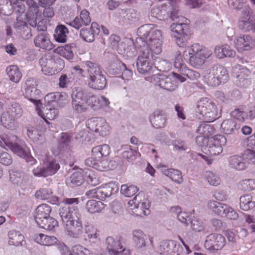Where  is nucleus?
I'll list each match as a JSON object with an SVG mask.
<instances>
[{"label": "nucleus", "instance_id": "nucleus-1", "mask_svg": "<svg viewBox=\"0 0 255 255\" xmlns=\"http://www.w3.org/2000/svg\"><path fill=\"white\" fill-rule=\"evenodd\" d=\"M79 203L78 198L64 199L63 204L59 209V215L68 234L71 237L79 238L84 233L83 223L88 224L89 218L86 213L79 210L77 205Z\"/></svg>", "mask_w": 255, "mask_h": 255}, {"label": "nucleus", "instance_id": "nucleus-2", "mask_svg": "<svg viewBox=\"0 0 255 255\" xmlns=\"http://www.w3.org/2000/svg\"><path fill=\"white\" fill-rule=\"evenodd\" d=\"M136 46H146L155 54L161 52L162 33L160 30L152 28L150 25H142L137 30Z\"/></svg>", "mask_w": 255, "mask_h": 255}, {"label": "nucleus", "instance_id": "nucleus-3", "mask_svg": "<svg viewBox=\"0 0 255 255\" xmlns=\"http://www.w3.org/2000/svg\"><path fill=\"white\" fill-rule=\"evenodd\" d=\"M85 65L88 68L89 77L88 86L94 90L104 89L107 85L106 79L97 64L87 61L85 62Z\"/></svg>", "mask_w": 255, "mask_h": 255}, {"label": "nucleus", "instance_id": "nucleus-4", "mask_svg": "<svg viewBox=\"0 0 255 255\" xmlns=\"http://www.w3.org/2000/svg\"><path fill=\"white\" fill-rule=\"evenodd\" d=\"M138 49V56L136 61L138 72L141 74H148L152 70L154 52L146 46H137Z\"/></svg>", "mask_w": 255, "mask_h": 255}, {"label": "nucleus", "instance_id": "nucleus-5", "mask_svg": "<svg viewBox=\"0 0 255 255\" xmlns=\"http://www.w3.org/2000/svg\"><path fill=\"white\" fill-rule=\"evenodd\" d=\"M196 116L198 119L213 122L217 118L218 112L215 104L208 98H203L198 102Z\"/></svg>", "mask_w": 255, "mask_h": 255}, {"label": "nucleus", "instance_id": "nucleus-6", "mask_svg": "<svg viewBox=\"0 0 255 255\" xmlns=\"http://www.w3.org/2000/svg\"><path fill=\"white\" fill-rule=\"evenodd\" d=\"M188 50L190 63L196 68L201 67L204 63L205 59L212 55L211 50L198 43L193 44Z\"/></svg>", "mask_w": 255, "mask_h": 255}, {"label": "nucleus", "instance_id": "nucleus-7", "mask_svg": "<svg viewBox=\"0 0 255 255\" xmlns=\"http://www.w3.org/2000/svg\"><path fill=\"white\" fill-rule=\"evenodd\" d=\"M128 204L130 206H133V212L137 216L142 217L150 213V203L142 192H139L132 200H129Z\"/></svg>", "mask_w": 255, "mask_h": 255}, {"label": "nucleus", "instance_id": "nucleus-8", "mask_svg": "<svg viewBox=\"0 0 255 255\" xmlns=\"http://www.w3.org/2000/svg\"><path fill=\"white\" fill-rule=\"evenodd\" d=\"M29 8L26 14V18L30 25L32 27L37 26V30L42 32H46L47 21L42 19L37 22V14L39 11V7L36 2L29 0L28 2Z\"/></svg>", "mask_w": 255, "mask_h": 255}, {"label": "nucleus", "instance_id": "nucleus-9", "mask_svg": "<svg viewBox=\"0 0 255 255\" xmlns=\"http://www.w3.org/2000/svg\"><path fill=\"white\" fill-rule=\"evenodd\" d=\"M119 191L117 185L109 183L102 187L91 189L86 193V195L90 198H96L101 200H104L106 198L114 195Z\"/></svg>", "mask_w": 255, "mask_h": 255}, {"label": "nucleus", "instance_id": "nucleus-10", "mask_svg": "<svg viewBox=\"0 0 255 255\" xmlns=\"http://www.w3.org/2000/svg\"><path fill=\"white\" fill-rule=\"evenodd\" d=\"M60 165L52 158H49L44 162L43 167H37L32 170L35 176L46 177L54 174L59 169Z\"/></svg>", "mask_w": 255, "mask_h": 255}, {"label": "nucleus", "instance_id": "nucleus-11", "mask_svg": "<svg viewBox=\"0 0 255 255\" xmlns=\"http://www.w3.org/2000/svg\"><path fill=\"white\" fill-rule=\"evenodd\" d=\"M151 80L155 86L167 91H174L178 87L176 80L171 76L154 75Z\"/></svg>", "mask_w": 255, "mask_h": 255}, {"label": "nucleus", "instance_id": "nucleus-12", "mask_svg": "<svg viewBox=\"0 0 255 255\" xmlns=\"http://www.w3.org/2000/svg\"><path fill=\"white\" fill-rule=\"evenodd\" d=\"M107 250L111 255H129L128 250L122 245L120 239L116 240L112 237H108L106 240Z\"/></svg>", "mask_w": 255, "mask_h": 255}, {"label": "nucleus", "instance_id": "nucleus-13", "mask_svg": "<svg viewBox=\"0 0 255 255\" xmlns=\"http://www.w3.org/2000/svg\"><path fill=\"white\" fill-rule=\"evenodd\" d=\"M226 244L225 238L221 234H211L206 237L205 248L209 250H219Z\"/></svg>", "mask_w": 255, "mask_h": 255}, {"label": "nucleus", "instance_id": "nucleus-14", "mask_svg": "<svg viewBox=\"0 0 255 255\" xmlns=\"http://www.w3.org/2000/svg\"><path fill=\"white\" fill-rule=\"evenodd\" d=\"M88 125L92 131L98 133L101 136H106L109 133L110 127L103 118H94L90 121Z\"/></svg>", "mask_w": 255, "mask_h": 255}, {"label": "nucleus", "instance_id": "nucleus-15", "mask_svg": "<svg viewBox=\"0 0 255 255\" xmlns=\"http://www.w3.org/2000/svg\"><path fill=\"white\" fill-rule=\"evenodd\" d=\"M68 95L66 93L55 92L47 94L44 100L48 107L50 105L54 107H63L67 103Z\"/></svg>", "mask_w": 255, "mask_h": 255}, {"label": "nucleus", "instance_id": "nucleus-16", "mask_svg": "<svg viewBox=\"0 0 255 255\" xmlns=\"http://www.w3.org/2000/svg\"><path fill=\"white\" fill-rule=\"evenodd\" d=\"M97 103V97L94 95H91L86 100L72 102V106L74 111L78 113H82L87 110L89 106H95Z\"/></svg>", "mask_w": 255, "mask_h": 255}, {"label": "nucleus", "instance_id": "nucleus-17", "mask_svg": "<svg viewBox=\"0 0 255 255\" xmlns=\"http://www.w3.org/2000/svg\"><path fill=\"white\" fill-rule=\"evenodd\" d=\"M14 28L17 35L23 39H29L32 37L31 30L27 23L16 16V21L14 23Z\"/></svg>", "mask_w": 255, "mask_h": 255}, {"label": "nucleus", "instance_id": "nucleus-18", "mask_svg": "<svg viewBox=\"0 0 255 255\" xmlns=\"http://www.w3.org/2000/svg\"><path fill=\"white\" fill-rule=\"evenodd\" d=\"M9 149L17 156L25 159L27 162H31V165L36 162V160L31 155H29L28 149L24 145H21L19 140L17 141Z\"/></svg>", "mask_w": 255, "mask_h": 255}, {"label": "nucleus", "instance_id": "nucleus-19", "mask_svg": "<svg viewBox=\"0 0 255 255\" xmlns=\"http://www.w3.org/2000/svg\"><path fill=\"white\" fill-rule=\"evenodd\" d=\"M254 40L247 34L241 35L235 41V46L239 50H249L254 46Z\"/></svg>", "mask_w": 255, "mask_h": 255}, {"label": "nucleus", "instance_id": "nucleus-20", "mask_svg": "<svg viewBox=\"0 0 255 255\" xmlns=\"http://www.w3.org/2000/svg\"><path fill=\"white\" fill-rule=\"evenodd\" d=\"M98 24L93 22L90 28H82L80 30V37L85 41L92 42L95 40V35L98 34L100 29Z\"/></svg>", "mask_w": 255, "mask_h": 255}, {"label": "nucleus", "instance_id": "nucleus-21", "mask_svg": "<svg viewBox=\"0 0 255 255\" xmlns=\"http://www.w3.org/2000/svg\"><path fill=\"white\" fill-rule=\"evenodd\" d=\"M49 36L47 32H42L38 34L34 39L35 45L43 49L51 50L53 46Z\"/></svg>", "mask_w": 255, "mask_h": 255}, {"label": "nucleus", "instance_id": "nucleus-22", "mask_svg": "<svg viewBox=\"0 0 255 255\" xmlns=\"http://www.w3.org/2000/svg\"><path fill=\"white\" fill-rule=\"evenodd\" d=\"M223 133L226 134H236L240 128V125L235 119H229L223 121L221 125Z\"/></svg>", "mask_w": 255, "mask_h": 255}, {"label": "nucleus", "instance_id": "nucleus-23", "mask_svg": "<svg viewBox=\"0 0 255 255\" xmlns=\"http://www.w3.org/2000/svg\"><path fill=\"white\" fill-rule=\"evenodd\" d=\"M110 147L108 144L98 145L92 148V156L98 161L106 159L108 161V157L110 155ZM108 163L109 164L108 162Z\"/></svg>", "mask_w": 255, "mask_h": 255}, {"label": "nucleus", "instance_id": "nucleus-24", "mask_svg": "<svg viewBox=\"0 0 255 255\" xmlns=\"http://www.w3.org/2000/svg\"><path fill=\"white\" fill-rule=\"evenodd\" d=\"M149 121L154 128H161L164 127L166 118L162 111L156 110L149 116Z\"/></svg>", "mask_w": 255, "mask_h": 255}, {"label": "nucleus", "instance_id": "nucleus-25", "mask_svg": "<svg viewBox=\"0 0 255 255\" xmlns=\"http://www.w3.org/2000/svg\"><path fill=\"white\" fill-rule=\"evenodd\" d=\"M39 63L41 66V70L44 74H52L55 62L54 59L51 56H43L39 59Z\"/></svg>", "mask_w": 255, "mask_h": 255}, {"label": "nucleus", "instance_id": "nucleus-26", "mask_svg": "<svg viewBox=\"0 0 255 255\" xmlns=\"http://www.w3.org/2000/svg\"><path fill=\"white\" fill-rule=\"evenodd\" d=\"M180 245L173 240L163 241L160 246L161 254H166V255H173L178 252Z\"/></svg>", "mask_w": 255, "mask_h": 255}, {"label": "nucleus", "instance_id": "nucleus-27", "mask_svg": "<svg viewBox=\"0 0 255 255\" xmlns=\"http://www.w3.org/2000/svg\"><path fill=\"white\" fill-rule=\"evenodd\" d=\"M85 163L86 165L92 167L99 171H104L108 169L109 167L108 160H99L98 161L93 156L86 159Z\"/></svg>", "mask_w": 255, "mask_h": 255}, {"label": "nucleus", "instance_id": "nucleus-28", "mask_svg": "<svg viewBox=\"0 0 255 255\" xmlns=\"http://www.w3.org/2000/svg\"><path fill=\"white\" fill-rule=\"evenodd\" d=\"M8 236L9 237L8 244L9 245L15 246H23L25 243L24 237L23 235L18 231L14 230L8 232Z\"/></svg>", "mask_w": 255, "mask_h": 255}, {"label": "nucleus", "instance_id": "nucleus-29", "mask_svg": "<svg viewBox=\"0 0 255 255\" xmlns=\"http://www.w3.org/2000/svg\"><path fill=\"white\" fill-rule=\"evenodd\" d=\"M51 212V208L49 205L42 204L39 205L36 209L34 216L35 222H37L49 217Z\"/></svg>", "mask_w": 255, "mask_h": 255}, {"label": "nucleus", "instance_id": "nucleus-30", "mask_svg": "<svg viewBox=\"0 0 255 255\" xmlns=\"http://www.w3.org/2000/svg\"><path fill=\"white\" fill-rule=\"evenodd\" d=\"M213 66L207 69L203 76L204 81L210 86L215 87L219 85V82L216 77Z\"/></svg>", "mask_w": 255, "mask_h": 255}, {"label": "nucleus", "instance_id": "nucleus-31", "mask_svg": "<svg viewBox=\"0 0 255 255\" xmlns=\"http://www.w3.org/2000/svg\"><path fill=\"white\" fill-rule=\"evenodd\" d=\"M5 72L9 79L14 83L17 84L21 79L22 74L16 65L8 66Z\"/></svg>", "mask_w": 255, "mask_h": 255}, {"label": "nucleus", "instance_id": "nucleus-32", "mask_svg": "<svg viewBox=\"0 0 255 255\" xmlns=\"http://www.w3.org/2000/svg\"><path fill=\"white\" fill-rule=\"evenodd\" d=\"M38 226L42 229L49 231H55L58 226V223L53 217L50 216L36 222Z\"/></svg>", "mask_w": 255, "mask_h": 255}, {"label": "nucleus", "instance_id": "nucleus-33", "mask_svg": "<svg viewBox=\"0 0 255 255\" xmlns=\"http://www.w3.org/2000/svg\"><path fill=\"white\" fill-rule=\"evenodd\" d=\"M215 53L217 57L219 59H222L225 57H233L236 54V52L227 44L222 47L216 46L215 48Z\"/></svg>", "mask_w": 255, "mask_h": 255}, {"label": "nucleus", "instance_id": "nucleus-34", "mask_svg": "<svg viewBox=\"0 0 255 255\" xmlns=\"http://www.w3.org/2000/svg\"><path fill=\"white\" fill-rule=\"evenodd\" d=\"M185 19H179L177 22L171 25V30L174 35H179L184 33H188L189 26L185 22Z\"/></svg>", "mask_w": 255, "mask_h": 255}, {"label": "nucleus", "instance_id": "nucleus-35", "mask_svg": "<svg viewBox=\"0 0 255 255\" xmlns=\"http://www.w3.org/2000/svg\"><path fill=\"white\" fill-rule=\"evenodd\" d=\"M91 95L87 90L81 87H74L72 91V102L86 100Z\"/></svg>", "mask_w": 255, "mask_h": 255}, {"label": "nucleus", "instance_id": "nucleus-36", "mask_svg": "<svg viewBox=\"0 0 255 255\" xmlns=\"http://www.w3.org/2000/svg\"><path fill=\"white\" fill-rule=\"evenodd\" d=\"M40 93V91L37 89V87H33L32 88H26L24 95L25 98L38 107V105L41 104L40 100L38 99Z\"/></svg>", "mask_w": 255, "mask_h": 255}, {"label": "nucleus", "instance_id": "nucleus-37", "mask_svg": "<svg viewBox=\"0 0 255 255\" xmlns=\"http://www.w3.org/2000/svg\"><path fill=\"white\" fill-rule=\"evenodd\" d=\"M69 33L68 28L63 24H59L55 30L54 37L58 42L65 43L67 39V34Z\"/></svg>", "mask_w": 255, "mask_h": 255}, {"label": "nucleus", "instance_id": "nucleus-38", "mask_svg": "<svg viewBox=\"0 0 255 255\" xmlns=\"http://www.w3.org/2000/svg\"><path fill=\"white\" fill-rule=\"evenodd\" d=\"M120 45L122 48L119 47L118 49L119 53L125 55L129 58L133 57L136 55L137 52L135 48H137L138 49L136 46V43L135 44V45L131 44L126 47V43L122 42L120 43Z\"/></svg>", "mask_w": 255, "mask_h": 255}, {"label": "nucleus", "instance_id": "nucleus-39", "mask_svg": "<svg viewBox=\"0 0 255 255\" xmlns=\"http://www.w3.org/2000/svg\"><path fill=\"white\" fill-rule=\"evenodd\" d=\"M120 13L124 20L128 23L134 22L138 19V13L136 10L133 9H121Z\"/></svg>", "mask_w": 255, "mask_h": 255}, {"label": "nucleus", "instance_id": "nucleus-40", "mask_svg": "<svg viewBox=\"0 0 255 255\" xmlns=\"http://www.w3.org/2000/svg\"><path fill=\"white\" fill-rule=\"evenodd\" d=\"M228 205L217 201H211L208 203L209 208L215 214L223 217Z\"/></svg>", "mask_w": 255, "mask_h": 255}, {"label": "nucleus", "instance_id": "nucleus-41", "mask_svg": "<svg viewBox=\"0 0 255 255\" xmlns=\"http://www.w3.org/2000/svg\"><path fill=\"white\" fill-rule=\"evenodd\" d=\"M240 207L244 211H249L255 207V201L251 195H243L240 198Z\"/></svg>", "mask_w": 255, "mask_h": 255}, {"label": "nucleus", "instance_id": "nucleus-42", "mask_svg": "<svg viewBox=\"0 0 255 255\" xmlns=\"http://www.w3.org/2000/svg\"><path fill=\"white\" fill-rule=\"evenodd\" d=\"M229 163L231 168L238 170H242L245 169L246 163L242 156L233 155L229 159Z\"/></svg>", "mask_w": 255, "mask_h": 255}, {"label": "nucleus", "instance_id": "nucleus-43", "mask_svg": "<svg viewBox=\"0 0 255 255\" xmlns=\"http://www.w3.org/2000/svg\"><path fill=\"white\" fill-rule=\"evenodd\" d=\"M133 240L137 248H142L145 247L146 236L140 230H136L133 231Z\"/></svg>", "mask_w": 255, "mask_h": 255}, {"label": "nucleus", "instance_id": "nucleus-44", "mask_svg": "<svg viewBox=\"0 0 255 255\" xmlns=\"http://www.w3.org/2000/svg\"><path fill=\"white\" fill-rule=\"evenodd\" d=\"M15 119L8 111H6L1 114L0 122L1 124L8 129H12L15 128Z\"/></svg>", "mask_w": 255, "mask_h": 255}, {"label": "nucleus", "instance_id": "nucleus-45", "mask_svg": "<svg viewBox=\"0 0 255 255\" xmlns=\"http://www.w3.org/2000/svg\"><path fill=\"white\" fill-rule=\"evenodd\" d=\"M105 208V205L101 201L95 200H89L86 205L87 211L92 214L101 212Z\"/></svg>", "mask_w": 255, "mask_h": 255}, {"label": "nucleus", "instance_id": "nucleus-46", "mask_svg": "<svg viewBox=\"0 0 255 255\" xmlns=\"http://www.w3.org/2000/svg\"><path fill=\"white\" fill-rule=\"evenodd\" d=\"M215 73H216V77L219 85L221 83H225L227 81L229 76L226 69L222 65L220 64H215L213 65Z\"/></svg>", "mask_w": 255, "mask_h": 255}, {"label": "nucleus", "instance_id": "nucleus-47", "mask_svg": "<svg viewBox=\"0 0 255 255\" xmlns=\"http://www.w3.org/2000/svg\"><path fill=\"white\" fill-rule=\"evenodd\" d=\"M35 241L44 246H52L57 243V239L54 236H48L43 234H39L35 236Z\"/></svg>", "mask_w": 255, "mask_h": 255}, {"label": "nucleus", "instance_id": "nucleus-48", "mask_svg": "<svg viewBox=\"0 0 255 255\" xmlns=\"http://www.w3.org/2000/svg\"><path fill=\"white\" fill-rule=\"evenodd\" d=\"M71 142V136L69 133H62L59 140L58 149L61 152H64L70 150V143Z\"/></svg>", "mask_w": 255, "mask_h": 255}, {"label": "nucleus", "instance_id": "nucleus-49", "mask_svg": "<svg viewBox=\"0 0 255 255\" xmlns=\"http://www.w3.org/2000/svg\"><path fill=\"white\" fill-rule=\"evenodd\" d=\"M169 7L167 5H161L159 6H154L151 10V15L159 20L164 19L167 14V10Z\"/></svg>", "mask_w": 255, "mask_h": 255}, {"label": "nucleus", "instance_id": "nucleus-50", "mask_svg": "<svg viewBox=\"0 0 255 255\" xmlns=\"http://www.w3.org/2000/svg\"><path fill=\"white\" fill-rule=\"evenodd\" d=\"M230 115L233 118V119L240 122H244L246 119H248V115L244 111L243 106H240L235 109L234 110L231 112Z\"/></svg>", "mask_w": 255, "mask_h": 255}, {"label": "nucleus", "instance_id": "nucleus-51", "mask_svg": "<svg viewBox=\"0 0 255 255\" xmlns=\"http://www.w3.org/2000/svg\"><path fill=\"white\" fill-rule=\"evenodd\" d=\"M116 74H118L122 72V76L123 78L125 79L128 80L129 79L132 75V72L131 70L127 68L126 65L123 63H119L118 65H117L115 69L113 68V70Z\"/></svg>", "mask_w": 255, "mask_h": 255}, {"label": "nucleus", "instance_id": "nucleus-52", "mask_svg": "<svg viewBox=\"0 0 255 255\" xmlns=\"http://www.w3.org/2000/svg\"><path fill=\"white\" fill-rule=\"evenodd\" d=\"M163 174L178 184H180L183 181L182 173L178 170L171 168L165 170L163 172Z\"/></svg>", "mask_w": 255, "mask_h": 255}, {"label": "nucleus", "instance_id": "nucleus-53", "mask_svg": "<svg viewBox=\"0 0 255 255\" xmlns=\"http://www.w3.org/2000/svg\"><path fill=\"white\" fill-rule=\"evenodd\" d=\"M209 122H210L205 121V122L202 123L198 126L196 130V132L204 136H209V135H211L212 133H213L214 129L213 126L207 123Z\"/></svg>", "mask_w": 255, "mask_h": 255}, {"label": "nucleus", "instance_id": "nucleus-54", "mask_svg": "<svg viewBox=\"0 0 255 255\" xmlns=\"http://www.w3.org/2000/svg\"><path fill=\"white\" fill-rule=\"evenodd\" d=\"M84 181L83 175L80 172L73 173L67 179L68 184L73 186H80L84 183Z\"/></svg>", "mask_w": 255, "mask_h": 255}, {"label": "nucleus", "instance_id": "nucleus-55", "mask_svg": "<svg viewBox=\"0 0 255 255\" xmlns=\"http://www.w3.org/2000/svg\"><path fill=\"white\" fill-rule=\"evenodd\" d=\"M3 143L10 148L17 141H19L17 136L11 134H2L0 136Z\"/></svg>", "mask_w": 255, "mask_h": 255}, {"label": "nucleus", "instance_id": "nucleus-56", "mask_svg": "<svg viewBox=\"0 0 255 255\" xmlns=\"http://www.w3.org/2000/svg\"><path fill=\"white\" fill-rule=\"evenodd\" d=\"M7 111H8L15 119L20 118L23 113V110L21 106L17 103H12L9 106Z\"/></svg>", "mask_w": 255, "mask_h": 255}, {"label": "nucleus", "instance_id": "nucleus-57", "mask_svg": "<svg viewBox=\"0 0 255 255\" xmlns=\"http://www.w3.org/2000/svg\"><path fill=\"white\" fill-rule=\"evenodd\" d=\"M139 189L134 185H122L121 187V193L125 196L130 197L133 196L138 191Z\"/></svg>", "mask_w": 255, "mask_h": 255}, {"label": "nucleus", "instance_id": "nucleus-58", "mask_svg": "<svg viewBox=\"0 0 255 255\" xmlns=\"http://www.w3.org/2000/svg\"><path fill=\"white\" fill-rule=\"evenodd\" d=\"M124 150L122 153V156L124 158L126 159L128 162H131L134 160L137 154H139L135 150H132L129 146H126L124 148Z\"/></svg>", "mask_w": 255, "mask_h": 255}, {"label": "nucleus", "instance_id": "nucleus-59", "mask_svg": "<svg viewBox=\"0 0 255 255\" xmlns=\"http://www.w3.org/2000/svg\"><path fill=\"white\" fill-rule=\"evenodd\" d=\"M44 114L46 118L52 120L58 116L59 110L52 105L48 107V104H47L46 108L44 110Z\"/></svg>", "mask_w": 255, "mask_h": 255}, {"label": "nucleus", "instance_id": "nucleus-60", "mask_svg": "<svg viewBox=\"0 0 255 255\" xmlns=\"http://www.w3.org/2000/svg\"><path fill=\"white\" fill-rule=\"evenodd\" d=\"M52 191L49 188H42L37 191L35 194V196L37 199L40 200H48L52 195Z\"/></svg>", "mask_w": 255, "mask_h": 255}, {"label": "nucleus", "instance_id": "nucleus-61", "mask_svg": "<svg viewBox=\"0 0 255 255\" xmlns=\"http://www.w3.org/2000/svg\"><path fill=\"white\" fill-rule=\"evenodd\" d=\"M180 73L192 81L197 80L200 77V74L199 72L189 69L187 67L184 68V69H181Z\"/></svg>", "mask_w": 255, "mask_h": 255}, {"label": "nucleus", "instance_id": "nucleus-62", "mask_svg": "<svg viewBox=\"0 0 255 255\" xmlns=\"http://www.w3.org/2000/svg\"><path fill=\"white\" fill-rule=\"evenodd\" d=\"M85 174V180L89 185L95 186L99 184L98 178L92 171L88 170Z\"/></svg>", "mask_w": 255, "mask_h": 255}, {"label": "nucleus", "instance_id": "nucleus-63", "mask_svg": "<svg viewBox=\"0 0 255 255\" xmlns=\"http://www.w3.org/2000/svg\"><path fill=\"white\" fill-rule=\"evenodd\" d=\"M241 189L245 191H250L255 189V179H248L243 180L240 184Z\"/></svg>", "mask_w": 255, "mask_h": 255}, {"label": "nucleus", "instance_id": "nucleus-64", "mask_svg": "<svg viewBox=\"0 0 255 255\" xmlns=\"http://www.w3.org/2000/svg\"><path fill=\"white\" fill-rule=\"evenodd\" d=\"M28 136L34 141H37L41 135V131L33 127H29L27 129Z\"/></svg>", "mask_w": 255, "mask_h": 255}]
</instances>
